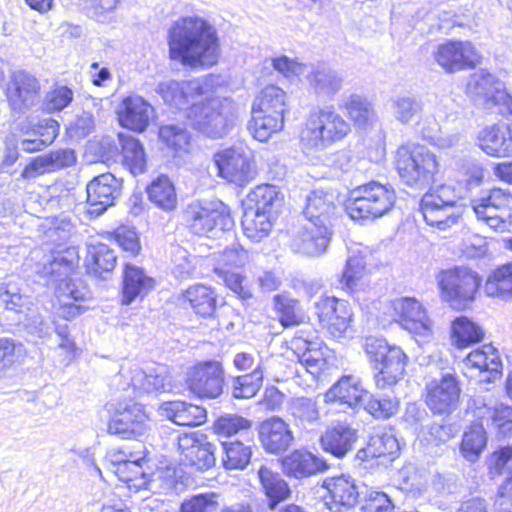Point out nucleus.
Instances as JSON below:
<instances>
[{"label":"nucleus","mask_w":512,"mask_h":512,"mask_svg":"<svg viewBox=\"0 0 512 512\" xmlns=\"http://www.w3.org/2000/svg\"><path fill=\"white\" fill-rule=\"evenodd\" d=\"M167 43L170 59L191 68L211 67L220 56L216 28L198 15L175 20L168 29Z\"/></svg>","instance_id":"nucleus-1"},{"label":"nucleus","mask_w":512,"mask_h":512,"mask_svg":"<svg viewBox=\"0 0 512 512\" xmlns=\"http://www.w3.org/2000/svg\"><path fill=\"white\" fill-rule=\"evenodd\" d=\"M350 124L333 105L310 110L299 134L305 153L324 151L343 140L350 132Z\"/></svg>","instance_id":"nucleus-2"},{"label":"nucleus","mask_w":512,"mask_h":512,"mask_svg":"<svg viewBox=\"0 0 512 512\" xmlns=\"http://www.w3.org/2000/svg\"><path fill=\"white\" fill-rule=\"evenodd\" d=\"M186 117L191 126L204 135L219 139L226 136L236 125L239 106L230 97L212 96L193 103Z\"/></svg>","instance_id":"nucleus-3"},{"label":"nucleus","mask_w":512,"mask_h":512,"mask_svg":"<svg viewBox=\"0 0 512 512\" xmlns=\"http://www.w3.org/2000/svg\"><path fill=\"white\" fill-rule=\"evenodd\" d=\"M286 93L281 88L269 85L255 97L251 106L248 129L254 139L265 142L272 134L284 127Z\"/></svg>","instance_id":"nucleus-4"},{"label":"nucleus","mask_w":512,"mask_h":512,"mask_svg":"<svg viewBox=\"0 0 512 512\" xmlns=\"http://www.w3.org/2000/svg\"><path fill=\"white\" fill-rule=\"evenodd\" d=\"M395 165L402 182L415 189H425L433 183L440 168L437 156L427 147L417 144L400 146Z\"/></svg>","instance_id":"nucleus-5"},{"label":"nucleus","mask_w":512,"mask_h":512,"mask_svg":"<svg viewBox=\"0 0 512 512\" xmlns=\"http://www.w3.org/2000/svg\"><path fill=\"white\" fill-rule=\"evenodd\" d=\"M363 348L373 369L376 370L375 384L380 389L395 385L403 376L407 356L398 346H390L385 339L369 336Z\"/></svg>","instance_id":"nucleus-6"},{"label":"nucleus","mask_w":512,"mask_h":512,"mask_svg":"<svg viewBox=\"0 0 512 512\" xmlns=\"http://www.w3.org/2000/svg\"><path fill=\"white\" fill-rule=\"evenodd\" d=\"M396 201V192L392 185L370 181L351 192L346 207L353 220H374L388 213Z\"/></svg>","instance_id":"nucleus-7"},{"label":"nucleus","mask_w":512,"mask_h":512,"mask_svg":"<svg viewBox=\"0 0 512 512\" xmlns=\"http://www.w3.org/2000/svg\"><path fill=\"white\" fill-rule=\"evenodd\" d=\"M420 209L427 225L440 231L456 225L463 214L455 189L446 184L426 192L422 196Z\"/></svg>","instance_id":"nucleus-8"},{"label":"nucleus","mask_w":512,"mask_h":512,"mask_svg":"<svg viewBox=\"0 0 512 512\" xmlns=\"http://www.w3.org/2000/svg\"><path fill=\"white\" fill-rule=\"evenodd\" d=\"M436 279L442 299L456 309H463L475 300L482 281L476 271L466 266L442 270Z\"/></svg>","instance_id":"nucleus-9"},{"label":"nucleus","mask_w":512,"mask_h":512,"mask_svg":"<svg viewBox=\"0 0 512 512\" xmlns=\"http://www.w3.org/2000/svg\"><path fill=\"white\" fill-rule=\"evenodd\" d=\"M183 220L189 230L199 236L228 231L234 225L228 207L221 201H194L184 209Z\"/></svg>","instance_id":"nucleus-10"},{"label":"nucleus","mask_w":512,"mask_h":512,"mask_svg":"<svg viewBox=\"0 0 512 512\" xmlns=\"http://www.w3.org/2000/svg\"><path fill=\"white\" fill-rule=\"evenodd\" d=\"M213 161L220 177L240 186L250 182L256 175L254 153L244 144L217 151Z\"/></svg>","instance_id":"nucleus-11"},{"label":"nucleus","mask_w":512,"mask_h":512,"mask_svg":"<svg viewBox=\"0 0 512 512\" xmlns=\"http://www.w3.org/2000/svg\"><path fill=\"white\" fill-rule=\"evenodd\" d=\"M471 206L477 219L497 232L512 225V194L507 190L493 188L487 195L472 199Z\"/></svg>","instance_id":"nucleus-12"},{"label":"nucleus","mask_w":512,"mask_h":512,"mask_svg":"<svg viewBox=\"0 0 512 512\" xmlns=\"http://www.w3.org/2000/svg\"><path fill=\"white\" fill-rule=\"evenodd\" d=\"M435 62L447 73L474 68L481 59L470 41H446L433 52Z\"/></svg>","instance_id":"nucleus-13"},{"label":"nucleus","mask_w":512,"mask_h":512,"mask_svg":"<svg viewBox=\"0 0 512 512\" xmlns=\"http://www.w3.org/2000/svg\"><path fill=\"white\" fill-rule=\"evenodd\" d=\"M187 385L191 393L202 399H216L223 392L224 370L218 361H206L188 372Z\"/></svg>","instance_id":"nucleus-14"},{"label":"nucleus","mask_w":512,"mask_h":512,"mask_svg":"<svg viewBox=\"0 0 512 512\" xmlns=\"http://www.w3.org/2000/svg\"><path fill=\"white\" fill-rule=\"evenodd\" d=\"M179 460L197 470H208L215 465V447L201 432L180 434L177 438Z\"/></svg>","instance_id":"nucleus-15"},{"label":"nucleus","mask_w":512,"mask_h":512,"mask_svg":"<svg viewBox=\"0 0 512 512\" xmlns=\"http://www.w3.org/2000/svg\"><path fill=\"white\" fill-rule=\"evenodd\" d=\"M315 310L321 327L334 338L342 337L352 322L351 306L343 299L321 297L315 302Z\"/></svg>","instance_id":"nucleus-16"},{"label":"nucleus","mask_w":512,"mask_h":512,"mask_svg":"<svg viewBox=\"0 0 512 512\" xmlns=\"http://www.w3.org/2000/svg\"><path fill=\"white\" fill-rule=\"evenodd\" d=\"M426 404L434 414H450L456 410L460 398V385L454 374L447 373L426 385Z\"/></svg>","instance_id":"nucleus-17"},{"label":"nucleus","mask_w":512,"mask_h":512,"mask_svg":"<svg viewBox=\"0 0 512 512\" xmlns=\"http://www.w3.org/2000/svg\"><path fill=\"white\" fill-rule=\"evenodd\" d=\"M6 97L13 111L25 112L39 103L40 83L27 71H14L7 84Z\"/></svg>","instance_id":"nucleus-18"},{"label":"nucleus","mask_w":512,"mask_h":512,"mask_svg":"<svg viewBox=\"0 0 512 512\" xmlns=\"http://www.w3.org/2000/svg\"><path fill=\"white\" fill-rule=\"evenodd\" d=\"M148 416L141 404L130 403L116 409L108 422V433L124 439L138 438L147 432Z\"/></svg>","instance_id":"nucleus-19"},{"label":"nucleus","mask_w":512,"mask_h":512,"mask_svg":"<svg viewBox=\"0 0 512 512\" xmlns=\"http://www.w3.org/2000/svg\"><path fill=\"white\" fill-rule=\"evenodd\" d=\"M205 86L200 79L190 81L165 80L157 84L156 92L161 96L166 104L178 109L186 110L189 104L205 95Z\"/></svg>","instance_id":"nucleus-20"},{"label":"nucleus","mask_w":512,"mask_h":512,"mask_svg":"<svg viewBox=\"0 0 512 512\" xmlns=\"http://www.w3.org/2000/svg\"><path fill=\"white\" fill-rule=\"evenodd\" d=\"M121 189L122 179L116 178L111 173L93 178L86 187L89 214L98 216L103 213L120 196Z\"/></svg>","instance_id":"nucleus-21"},{"label":"nucleus","mask_w":512,"mask_h":512,"mask_svg":"<svg viewBox=\"0 0 512 512\" xmlns=\"http://www.w3.org/2000/svg\"><path fill=\"white\" fill-rule=\"evenodd\" d=\"M323 487L328 495L326 505L332 512H346L353 508L359 498L356 480L350 475L341 474L324 480Z\"/></svg>","instance_id":"nucleus-22"},{"label":"nucleus","mask_w":512,"mask_h":512,"mask_svg":"<svg viewBox=\"0 0 512 512\" xmlns=\"http://www.w3.org/2000/svg\"><path fill=\"white\" fill-rule=\"evenodd\" d=\"M338 208V195L335 191L315 189L307 196L303 213L310 224L330 228Z\"/></svg>","instance_id":"nucleus-23"},{"label":"nucleus","mask_w":512,"mask_h":512,"mask_svg":"<svg viewBox=\"0 0 512 512\" xmlns=\"http://www.w3.org/2000/svg\"><path fill=\"white\" fill-rule=\"evenodd\" d=\"M396 320L410 333L425 336L430 332V320L421 303L413 298H398L391 302Z\"/></svg>","instance_id":"nucleus-24"},{"label":"nucleus","mask_w":512,"mask_h":512,"mask_svg":"<svg viewBox=\"0 0 512 512\" xmlns=\"http://www.w3.org/2000/svg\"><path fill=\"white\" fill-rule=\"evenodd\" d=\"M154 114V108L144 98L130 95L122 100L118 111L120 124L130 130L143 132Z\"/></svg>","instance_id":"nucleus-25"},{"label":"nucleus","mask_w":512,"mask_h":512,"mask_svg":"<svg viewBox=\"0 0 512 512\" xmlns=\"http://www.w3.org/2000/svg\"><path fill=\"white\" fill-rule=\"evenodd\" d=\"M467 92L474 97L483 98L484 105L487 107L500 99L507 98L508 109L512 113V99L504 92L502 82L487 70L480 69L470 75Z\"/></svg>","instance_id":"nucleus-26"},{"label":"nucleus","mask_w":512,"mask_h":512,"mask_svg":"<svg viewBox=\"0 0 512 512\" xmlns=\"http://www.w3.org/2000/svg\"><path fill=\"white\" fill-rule=\"evenodd\" d=\"M55 295L60 303L59 315L65 320L82 314L87 309L82 303L92 298L90 290L83 282L61 283L56 287Z\"/></svg>","instance_id":"nucleus-27"},{"label":"nucleus","mask_w":512,"mask_h":512,"mask_svg":"<svg viewBox=\"0 0 512 512\" xmlns=\"http://www.w3.org/2000/svg\"><path fill=\"white\" fill-rule=\"evenodd\" d=\"M130 385L138 393L168 392L172 389V380L164 365L146 370L136 366L130 370Z\"/></svg>","instance_id":"nucleus-28"},{"label":"nucleus","mask_w":512,"mask_h":512,"mask_svg":"<svg viewBox=\"0 0 512 512\" xmlns=\"http://www.w3.org/2000/svg\"><path fill=\"white\" fill-rule=\"evenodd\" d=\"M398 440L391 431L377 429L370 436L365 448L360 449L356 457L362 461L380 459L381 464L393 461L399 454Z\"/></svg>","instance_id":"nucleus-29"},{"label":"nucleus","mask_w":512,"mask_h":512,"mask_svg":"<svg viewBox=\"0 0 512 512\" xmlns=\"http://www.w3.org/2000/svg\"><path fill=\"white\" fill-rule=\"evenodd\" d=\"M478 146L491 157H509L512 155V131L508 125L487 126L479 131Z\"/></svg>","instance_id":"nucleus-30"},{"label":"nucleus","mask_w":512,"mask_h":512,"mask_svg":"<svg viewBox=\"0 0 512 512\" xmlns=\"http://www.w3.org/2000/svg\"><path fill=\"white\" fill-rule=\"evenodd\" d=\"M259 437L263 447L275 454L285 451L293 441L288 424L278 417L267 419L260 425Z\"/></svg>","instance_id":"nucleus-31"},{"label":"nucleus","mask_w":512,"mask_h":512,"mask_svg":"<svg viewBox=\"0 0 512 512\" xmlns=\"http://www.w3.org/2000/svg\"><path fill=\"white\" fill-rule=\"evenodd\" d=\"M331 229L326 226L310 224L293 240L292 247L295 251L308 255L319 256L324 253L329 245Z\"/></svg>","instance_id":"nucleus-32"},{"label":"nucleus","mask_w":512,"mask_h":512,"mask_svg":"<svg viewBox=\"0 0 512 512\" xmlns=\"http://www.w3.org/2000/svg\"><path fill=\"white\" fill-rule=\"evenodd\" d=\"M159 410L163 417L180 426H198L207 418L203 407L185 401L164 402Z\"/></svg>","instance_id":"nucleus-33"},{"label":"nucleus","mask_w":512,"mask_h":512,"mask_svg":"<svg viewBox=\"0 0 512 512\" xmlns=\"http://www.w3.org/2000/svg\"><path fill=\"white\" fill-rule=\"evenodd\" d=\"M284 471L288 476L302 479L323 472L328 468L325 460L308 451L295 450L282 461Z\"/></svg>","instance_id":"nucleus-34"},{"label":"nucleus","mask_w":512,"mask_h":512,"mask_svg":"<svg viewBox=\"0 0 512 512\" xmlns=\"http://www.w3.org/2000/svg\"><path fill=\"white\" fill-rule=\"evenodd\" d=\"M367 392L355 376H343L325 394L327 403H339L354 408L359 405Z\"/></svg>","instance_id":"nucleus-35"},{"label":"nucleus","mask_w":512,"mask_h":512,"mask_svg":"<svg viewBox=\"0 0 512 512\" xmlns=\"http://www.w3.org/2000/svg\"><path fill=\"white\" fill-rule=\"evenodd\" d=\"M257 474L261 490L267 497L269 509H275L280 502L290 497L291 490L288 483L270 466L261 465Z\"/></svg>","instance_id":"nucleus-36"},{"label":"nucleus","mask_w":512,"mask_h":512,"mask_svg":"<svg viewBox=\"0 0 512 512\" xmlns=\"http://www.w3.org/2000/svg\"><path fill=\"white\" fill-rule=\"evenodd\" d=\"M356 439V430L345 423H338L325 431L320 442L324 451L342 458L352 450Z\"/></svg>","instance_id":"nucleus-37"},{"label":"nucleus","mask_w":512,"mask_h":512,"mask_svg":"<svg viewBox=\"0 0 512 512\" xmlns=\"http://www.w3.org/2000/svg\"><path fill=\"white\" fill-rule=\"evenodd\" d=\"M154 279L145 271L132 264H126L123 274L122 303L131 304L137 297H143L154 287Z\"/></svg>","instance_id":"nucleus-38"},{"label":"nucleus","mask_w":512,"mask_h":512,"mask_svg":"<svg viewBox=\"0 0 512 512\" xmlns=\"http://www.w3.org/2000/svg\"><path fill=\"white\" fill-rule=\"evenodd\" d=\"M467 366L477 369L480 373H488L483 380L491 382L501 374L502 362L496 348L491 344L483 345L470 352L466 358Z\"/></svg>","instance_id":"nucleus-39"},{"label":"nucleus","mask_w":512,"mask_h":512,"mask_svg":"<svg viewBox=\"0 0 512 512\" xmlns=\"http://www.w3.org/2000/svg\"><path fill=\"white\" fill-rule=\"evenodd\" d=\"M74 263L68 260L61 252L52 253L42 264L38 272L47 278L46 284L56 291V287L61 283H78L81 280L70 278Z\"/></svg>","instance_id":"nucleus-40"},{"label":"nucleus","mask_w":512,"mask_h":512,"mask_svg":"<svg viewBox=\"0 0 512 512\" xmlns=\"http://www.w3.org/2000/svg\"><path fill=\"white\" fill-rule=\"evenodd\" d=\"M121 146L122 164L134 176L146 171L147 159L142 143L135 137L125 134H118Z\"/></svg>","instance_id":"nucleus-41"},{"label":"nucleus","mask_w":512,"mask_h":512,"mask_svg":"<svg viewBox=\"0 0 512 512\" xmlns=\"http://www.w3.org/2000/svg\"><path fill=\"white\" fill-rule=\"evenodd\" d=\"M307 81L317 95L334 96L342 88L343 78L326 65H317L307 75Z\"/></svg>","instance_id":"nucleus-42"},{"label":"nucleus","mask_w":512,"mask_h":512,"mask_svg":"<svg viewBox=\"0 0 512 512\" xmlns=\"http://www.w3.org/2000/svg\"><path fill=\"white\" fill-rule=\"evenodd\" d=\"M149 200L164 211H172L177 207L176 189L170 178L160 175L147 187Z\"/></svg>","instance_id":"nucleus-43"},{"label":"nucleus","mask_w":512,"mask_h":512,"mask_svg":"<svg viewBox=\"0 0 512 512\" xmlns=\"http://www.w3.org/2000/svg\"><path fill=\"white\" fill-rule=\"evenodd\" d=\"M183 297L193 311L202 317H210L216 310L217 295L208 286L201 284L191 286L184 292Z\"/></svg>","instance_id":"nucleus-44"},{"label":"nucleus","mask_w":512,"mask_h":512,"mask_svg":"<svg viewBox=\"0 0 512 512\" xmlns=\"http://www.w3.org/2000/svg\"><path fill=\"white\" fill-rule=\"evenodd\" d=\"M483 337V329L465 316H460L452 322L451 339L459 349L479 343Z\"/></svg>","instance_id":"nucleus-45"},{"label":"nucleus","mask_w":512,"mask_h":512,"mask_svg":"<svg viewBox=\"0 0 512 512\" xmlns=\"http://www.w3.org/2000/svg\"><path fill=\"white\" fill-rule=\"evenodd\" d=\"M392 114L396 120L402 124H409L416 121V125L420 130L421 126H425V122L429 123L430 119H422L423 110L422 103L411 96H398L392 100Z\"/></svg>","instance_id":"nucleus-46"},{"label":"nucleus","mask_w":512,"mask_h":512,"mask_svg":"<svg viewBox=\"0 0 512 512\" xmlns=\"http://www.w3.org/2000/svg\"><path fill=\"white\" fill-rule=\"evenodd\" d=\"M487 444L486 431L481 424H472L463 434L460 453L463 458L475 463Z\"/></svg>","instance_id":"nucleus-47"},{"label":"nucleus","mask_w":512,"mask_h":512,"mask_svg":"<svg viewBox=\"0 0 512 512\" xmlns=\"http://www.w3.org/2000/svg\"><path fill=\"white\" fill-rule=\"evenodd\" d=\"M484 290L489 297L512 298V262L494 270L488 276Z\"/></svg>","instance_id":"nucleus-48"},{"label":"nucleus","mask_w":512,"mask_h":512,"mask_svg":"<svg viewBox=\"0 0 512 512\" xmlns=\"http://www.w3.org/2000/svg\"><path fill=\"white\" fill-rule=\"evenodd\" d=\"M366 275L365 253L360 249L349 250L346 266L340 283L343 288L354 291Z\"/></svg>","instance_id":"nucleus-49"},{"label":"nucleus","mask_w":512,"mask_h":512,"mask_svg":"<svg viewBox=\"0 0 512 512\" xmlns=\"http://www.w3.org/2000/svg\"><path fill=\"white\" fill-rule=\"evenodd\" d=\"M241 224L244 234L252 241L259 242L272 228L271 214L244 209Z\"/></svg>","instance_id":"nucleus-50"},{"label":"nucleus","mask_w":512,"mask_h":512,"mask_svg":"<svg viewBox=\"0 0 512 512\" xmlns=\"http://www.w3.org/2000/svg\"><path fill=\"white\" fill-rule=\"evenodd\" d=\"M263 361L260 359L255 368L247 374L237 376L232 382V395L237 399H249L257 394L263 382Z\"/></svg>","instance_id":"nucleus-51"},{"label":"nucleus","mask_w":512,"mask_h":512,"mask_svg":"<svg viewBox=\"0 0 512 512\" xmlns=\"http://www.w3.org/2000/svg\"><path fill=\"white\" fill-rule=\"evenodd\" d=\"M147 450L143 444H138V449L130 448L128 446L112 449L107 453L106 459L110 463L111 471L118 470L125 474L127 465L129 467L137 468V461H145Z\"/></svg>","instance_id":"nucleus-52"},{"label":"nucleus","mask_w":512,"mask_h":512,"mask_svg":"<svg viewBox=\"0 0 512 512\" xmlns=\"http://www.w3.org/2000/svg\"><path fill=\"white\" fill-rule=\"evenodd\" d=\"M116 255L106 244L99 243L89 247L87 267L90 272L101 276L103 272H110L116 265Z\"/></svg>","instance_id":"nucleus-53"},{"label":"nucleus","mask_w":512,"mask_h":512,"mask_svg":"<svg viewBox=\"0 0 512 512\" xmlns=\"http://www.w3.org/2000/svg\"><path fill=\"white\" fill-rule=\"evenodd\" d=\"M225 452L223 465L226 469H244L250 462L252 456V447L250 441H225L222 443Z\"/></svg>","instance_id":"nucleus-54"},{"label":"nucleus","mask_w":512,"mask_h":512,"mask_svg":"<svg viewBox=\"0 0 512 512\" xmlns=\"http://www.w3.org/2000/svg\"><path fill=\"white\" fill-rule=\"evenodd\" d=\"M345 108L350 119L360 128L367 127L376 116L371 102L359 94H351L345 102Z\"/></svg>","instance_id":"nucleus-55"},{"label":"nucleus","mask_w":512,"mask_h":512,"mask_svg":"<svg viewBox=\"0 0 512 512\" xmlns=\"http://www.w3.org/2000/svg\"><path fill=\"white\" fill-rule=\"evenodd\" d=\"M26 357L25 346L12 338H0V378L8 370L20 365Z\"/></svg>","instance_id":"nucleus-56"},{"label":"nucleus","mask_w":512,"mask_h":512,"mask_svg":"<svg viewBox=\"0 0 512 512\" xmlns=\"http://www.w3.org/2000/svg\"><path fill=\"white\" fill-rule=\"evenodd\" d=\"M289 411L295 421L304 429L318 422L320 414L315 400L307 397L292 398Z\"/></svg>","instance_id":"nucleus-57"},{"label":"nucleus","mask_w":512,"mask_h":512,"mask_svg":"<svg viewBox=\"0 0 512 512\" xmlns=\"http://www.w3.org/2000/svg\"><path fill=\"white\" fill-rule=\"evenodd\" d=\"M46 133H40L33 130L27 138L20 141V148L28 153H33L43 150L46 146L51 144L58 135L59 124L54 119L44 120Z\"/></svg>","instance_id":"nucleus-58"},{"label":"nucleus","mask_w":512,"mask_h":512,"mask_svg":"<svg viewBox=\"0 0 512 512\" xmlns=\"http://www.w3.org/2000/svg\"><path fill=\"white\" fill-rule=\"evenodd\" d=\"M278 201V191L275 186L259 185L248 194L245 209L271 214Z\"/></svg>","instance_id":"nucleus-59"},{"label":"nucleus","mask_w":512,"mask_h":512,"mask_svg":"<svg viewBox=\"0 0 512 512\" xmlns=\"http://www.w3.org/2000/svg\"><path fill=\"white\" fill-rule=\"evenodd\" d=\"M143 463L144 461H137V468H132L127 465L125 474H122L118 470H113V473L121 482L127 485L130 491L154 490L155 480L152 478L151 474L144 471Z\"/></svg>","instance_id":"nucleus-60"},{"label":"nucleus","mask_w":512,"mask_h":512,"mask_svg":"<svg viewBox=\"0 0 512 512\" xmlns=\"http://www.w3.org/2000/svg\"><path fill=\"white\" fill-rule=\"evenodd\" d=\"M0 304L5 310L23 313L28 297L21 293L17 282L9 280L0 284Z\"/></svg>","instance_id":"nucleus-61"},{"label":"nucleus","mask_w":512,"mask_h":512,"mask_svg":"<svg viewBox=\"0 0 512 512\" xmlns=\"http://www.w3.org/2000/svg\"><path fill=\"white\" fill-rule=\"evenodd\" d=\"M296 349L303 352L299 355V361L305 365L307 371L313 373L311 369H319L323 362V353L321 351V341L303 339L301 336L294 340Z\"/></svg>","instance_id":"nucleus-62"},{"label":"nucleus","mask_w":512,"mask_h":512,"mask_svg":"<svg viewBox=\"0 0 512 512\" xmlns=\"http://www.w3.org/2000/svg\"><path fill=\"white\" fill-rule=\"evenodd\" d=\"M159 137L176 153L189 151L190 135L182 125L170 124L162 126L159 130Z\"/></svg>","instance_id":"nucleus-63"},{"label":"nucleus","mask_w":512,"mask_h":512,"mask_svg":"<svg viewBox=\"0 0 512 512\" xmlns=\"http://www.w3.org/2000/svg\"><path fill=\"white\" fill-rule=\"evenodd\" d=\"M274 309L278 315L280 323L284 327L298 325L301 321V315L298 310V301L283 294L274 296Z\"/></svg>","instance_id":"nucleus-64"}]
</instances>
